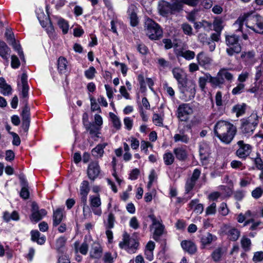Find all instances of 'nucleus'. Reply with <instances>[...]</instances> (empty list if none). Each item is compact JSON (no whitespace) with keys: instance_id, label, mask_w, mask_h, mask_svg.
<instances>
[{"instance_id":"f257e3e1","label":"nucleus","mask_w":263,"mask_h":263,"mask_svg":"<svg viewBox=\"0 0 263 263\" xmlns=\"http://www.w3.org/2000/svg\"><path fill=\"white\" fill-rule=\"evenodd\" d=\"M245 22L246 26L255 32L263 34V18L260 15L253 13L240 15L233 25L236 31H242Z\"/></svg>"},{"instance_id":"f03ea898","label":"nucleus","mask_w":263,"mask_h":263,"mask_svg":"<svg viewBox=\"0 0 263 263\" xmlns=\"http://www.w3.org/2000/svg\"><path fill=\"white\" fill-rule=\"evenodd\" d=\"M21 83L22 90L21 92L22 97L24 100L23 103L24 107L21 114L22 117V128L25 132H27L29 127L30 119V108L28 105V101L26 98L28 96L29 87L27 82V76L26 73H23L21 76Z\"/></svg>"},{"instance_id":"7ed1b4c3","label":"nucleus","mask_w":263,"mask_h":263,"mask_svg":"<svg viewBox=\"0 0 263 263\" xmlns=\"http://www.w3.org/2000/svg\"><path fill=\"white\" fill-rule=\"evenodd\" d=\"M240 129L243 134L250 136L258 124V116L256 112H253L247 119L241 120Z\"/></svg>"},{"instance_id":"20e7f679","label":"nucleus","mask_w":263,"mask_h":263,"mask_svg":"<svg viewBox=\"0 0 263 263\" xmlns=\"http://www.w3.org/2000/svg\"><path fill=\"white\" fill-rule=\"evenodd\" d=\"M213 82V87L222 88L226 81L231 83L234 78V76L228 69L221 68L218 72L216 77L210 78Z\"/></svg>"},{"instance_id":"39448f33","label":"nucleus","mask_w":263,"mask_h":263,"mask_svg":"<svg viewBox=\"0 0 263 263\" xmlns=\"http://www.w3.org/2000/svg\"><path fill=\"white\" fill-rule=\"evenodd\" d=\"M146 34L151 40H158L162 36L163 31L160 26L153 21L148 18L145 23Z\"/></svg>"},{"instance_id":"423d86ee","label":"nucleus","mask_w":263,"mask_h":263,"mask_svg":"<svg viewBox=\"0 0 263 263\" xmlns=\"http://www.w3.org/2000/svg\"><path fill=\"white\" fill-rule=\"evenodd\" d=\"M226 43L228 47L226 52L229 56L240 53L241 46L239 43V37L235 34L226 36Z\"/></svg>"},{"instance_id":"0eeeda50","label":"nucleus","mask_w":263,"mask_h":263,"mask_svg":"<svg viewBox=\"0 0 263 263\" xmlns=\"http://www.w3.org/2000/svg\"><path fill=\"white\" fill-rule=\"evenodd\" d=\"M148 217L152 220V224L150 226L151 230H154L153 233V239L159 241L160 237L164 234L166 233L165 230V226L162 223V220H158L154 214L148 215Z\"/></svg>"},{"instance_id":"6e6552de","label":"nucleus","mask_w":263,"mask_h":263,"mask_svg":"<svg viewBox=\"0 0 263 263\" xmlns=\"http://www.w3.org/2000/svg\"><path fill=\"white\" fill-rule=\"evenodd\" d=\"M196 84L193 81L188 80L178 85L180 92L182 94L183 99L189 101L194 98L196 93Z\"/></svg>"},{"instance_id":"1a4fd4ad","label":"nucleus","mask_w":263,"mask_h":263,"mask_svg":"<svg viewBox=\"0 0 263 263\" xmlns=\"http://www.w3.org/2000/svg\"><path fill=\"white\" fill-rule=\"evenodd\" d=\"M123 241L119 243L121 249L125 248L128 252L133 253L138 247V243L134 238H130L129 235L125 232L123 236Z\"/></svg>"},{"instance_id":"9d476101","label":"nucleus","mask_w":263,"mask_h":263,"mask_svg":"<svg viewBox=\"0 0 263 263\" xmlns=\"http://www.w3.org/2000/svg\"><path fill=\"white\" fill-rule=\"evenodd\" d=\"M89 191L90 189L88 181L84 180L81 184L80 192L81 195V201L83 205V211L84 213V216L85 217L86 216V214L85 213V209L87 208L89 210V206L87 205V197Z\"/></svg>"},{"instance_id":"9b49d317","label":"nucleus","mask_w":263,"mask_h":263,"mask_svg":"<svg viewBox=\"0 0 263 263\" xmlns=\"http://www.w3.org/2000/svg\"><path fill=\"white\" fill-rule=\"evenodd\" d=\"M193 112V108L188 104H182L177 109V117L181 121H186L189 119V115Z\"/></svg>"},{"instance_id":"f8f14e48","label":"nucleus","mask_w":263,"mask_h":263,"mask_svg":"<svg viewBox=\"0 0 263 263\" xmlns=\"http://www.w3.org/2000/svg\"><path fill=\"white\" fill-rule=\"evenodd\" d=\"M31 212L32 213L30 217V219L32 221L35 222L41 220L47 213L45 209L39 210L38 205L35 202L32 203Z\"/></svg>"},{"instance_id":"ddd939ff","label":"nucleus","mask_w":263,"mask_h":263,"mask_svg":"<svg viewBox=\"0 0 263 263\" xmlns=\"http://www.w3.org/2000/svg\"><path fill=\"white\" fill-rule=\"evenodd\" d=\"M231 124V123L224 120L218 121L214 126V133L215 135L220 139L221 136L224 135L226 130L229 129Z\"/></svg>"},{"instance_id":"4468645a","label":"nucleus","mask_w":263,"mask_h":263,"mask_svg":"<svg viewBox=\"0 0 263 263\" xmlns=\"http://www.w3.org/2000/svg\"><path fill=\"white\" fill-rule=\"evenodd\" d=\"M239 148L236 151V155L240 158L246 159L251 153L252 146L248 144H245L242 140L237 142Z\"/></svg>"},{"instance_id":"2eb2a0df","label":"nucleus","mask_w":263,"mask_h":263,"mask_svg":"<svg viewBox=\"0 0 263 263\" xmlns=\"http://www.w3.org/2000/svg\"><path fill=\"white\" fill-rule=\"evenodd\" d=\"M223 232L227 236L229 240L236 241L240 235V232L236 228L229 225H225L223 228Z\"/></svg>"},{"instance_id":"dca6fc26","label":"nucleus","mask_w":263,"mask_h":263,"mask_svg":"<svg viewBox=\"0 0 263 263\" xmlns=\"http://www.w3.org/2000/svg\"><path fill=\"white\" fill-rule=\"evenodd\" d=\"M90 206L93 213L98 216L102 214V210L100 208L101 201L99 195L97 196L92 195L89 197Z\"/></svg>"},{"instance_id":"f3484780","label":"nucleus","mask_w":263,"mask_h":263,"mask_svg":"<svg viewBox=\"0 0 263 263\" xmlns=\"http://www.w3.org/2000/svg\"><path fill=\"white\" fill-rule=\"evenodd\" d=\"M100 173V168L98 162H91L87 168V175L88 178L92 181H94Z\"/></svg>"},{"instance_id":"a211bd4d","label":"nucleus","mask_w":263,"mask_h":263,"mask_svg":"<svg viewBox=\"0 0 263 263\" xmlns=\"http://www.w3.org/2000/svg\"><path fill=\"white\" fill-rule=\"evenodd\" d=\"M237 132V128L233 124H231L229 129L226 130L224 134L220 139V140L226 144H229L233 139Z\"/></svg>"},{"instance_id":"6ab92c4d","label":"nucleus","mask_w":263,"mask_h":263,"mask_svg":"<svg viewBox=\"0 0 263 263\" xmlns=\"http://www.w3.org/2000/svg\"><path fill=\"white\" fill-rule=\"evenodd\" d=\"M172 73L178 85L187 80V74L182 69L175 67L173 69Z\"/></svg>"},{"instance_id":"aec40b11","label":"nucleus","mask_w":263,"mask_h":263,"mask_svg":"<svg viewBox=\"0 0 263 263\" xmlns=\"http://www.w3.org/2000/svg\"><path fill=\"white\" fill-rule=\"evenodd\" d=\"M19 179L20 180L21 185L22 186L20 194V196L24 199H27L29 197L28 182L26 180L23 174H20L19 175Z\"/></svg>"},{"instance_id":"412c9836","label":"nucleus","mask_w":263,"mask_h":263,"mask_svg":"<svg viewBox=\"0 0 263 263\" xmlns=\"http://www.w3.org/2000/svg\"><path fill=\"white\" fill-rule=\"evenodd\" d=\"M158 9L160 14L163 16H167L169 14H171V4L166 1L159 2Z\"/></svg>"},{"instance_id":"4be33fe9","label":"nucleus","mask_w":263,"mask_h":263,"mask_svg":"<svg viewBox=\"0 0 263 263\" xmlns=\"http://www.w3.org/2000/svg\"><path fill=\"white\" fill-rule=\"evenodd\" d=\"M173 153L176 159L181 161H185L188 156L186 149L182 146L174 148Z\"/></svg>"},{"instance_id":"5701e85b","label":"nucleus","mask_w":263,"mask_h":263,"mask_svg":"<svg viewBox=\"0 0 263 263\" xmlns=\"http://www.w3.org/2000/svg\"><path fill=\"white\" fill-rule=\"evenodd\" d=\"M181 245L184 250L191 254H194L197 251L195 244L190 240H183Z\"/></svg>"},{"instance_id":"b1692460","label":"nucleus","mask_w":263,"mask_h":263,"mask_svg":"<svg viewBox=\"0 0 263 263\" xmlns=\"http://www.w3.org/2000/svg\"><path fill=\"white\" fill-rule=\"evenodd\" d=\"M84 126L86 130L89 132L92 138L94 137L99 138L100 128L95 123H89L88 124H84Z\"/></svg>"},{"instance_id":"393cba45","label":"nucleus","mask_w":263,"mask_h":263,"mask_svg":"<svg viewBox=\"0 0 263 263\" xmlns=\"http://www.w3.org/2000/svg\"><path fill=\"white\" fill-rule=\"evenodd\" d=\"M197 60L199 64L201 66L209 65L212 62V59L203 52H200L197 54Z\"/></svg>"},{"instance_id":"a878e982","label":"nucleus","mask_w":263,"mask_h":263,"mask_svg":"<svg viewBox=\"0 0 263 263\" xmlns=\"http://www.w3.org/2000/svg\"><path fill=\"white\" fill-rule=\"evenodd\" d=\"M199 154L202 161L206 160L209 158L210 155L209 146L206 144L201 145L199 148Z\"/></svg>"},{"instance_id":"bb28decb","label":"nucleus","mask_w":263,"mask_h":263,"mask_svg":"<svg viewBox=\"0 0 263 263\" xmlns=\"http://www.w3.org/2000/svg\"><path fill=\"white\" fill-rule=\"evenodd\" d=\"M200 242L203 246V248L205 246L209 245L212 243L213 240V235L209 232H206L200 235Z\"/></svg>"},{"instance_id":"cd10ccee","label":"nucleus","mask_w":263,"mask_h":263,"mask_svg":"<svg viewBox=\"0 0 263 263\" xmlns=\"http://www.w3.org/2000/svg\"><path fill=\"white\" fill-rule=\"evenodd\" d=\"M63 216V209L59 208L53 212V226H57L59 225L62 220Z\"/></svg>"},{"instance_id":"c85d7f7f","label":"nucleus","mask_w":263,"mask_h":263,"mask_svg":"<svg viewBox=\"0 0 263 263\" xmlns=\"http://www.w3.org/2000/svg\"><path fill=\"white\" fill-rule=\"evenodd\" d=\"M31 240L36 242L39 245H43L45 243L46 238L44 236H40V233L37 230L31 231Z\"/></svg>"},{"instance_id":"c756f323","label":"nucleus","mask_w":263,"mask_h":263,"mask_svg":"<svg viewBox=\"0 0 263 263\" xmlns=\"http://www.w3.org/2000/svg\"><path fill=\"white\" fill-rule=\"evenodd\" d=\"M210 78H213V77L210 73H206L204 74V77L199 78V86L202 90H204L208 81L213 86V82Z\"/></svg>"},{"instance_id":"7c9ffc66","label":"nucleus","mask_w":263,"mask_h":263,"mask_svg":"<svg viewBox=\"0 0 263 263\" xmlns=\"http://www.w3.org/2000/svg\"><path fill=\"white\" fill-rule=\"evenodd\" d=\"M172 4H171V14H174L176 13L180 12L183 9V2L179 0L173 1Z\"/></svg>"},{"instance_id":"2f4dec72","label":"nucleus","mask_w":263,"mask_h":263,"mask_svg":"<svg viewBox=\"0 0 263 263\" xmlns=\"http://www.w3.org/2000/svg\"><path fill=\"white\" fill-rule=\"evenodd\" d=\"M102 253V249L99 244H94L90 251V256L91 258H99Z\"/></svg>"},{"instance_id":"473e14b6","label":"nucleus","mask_w":263,"mask_h":263,"mask_svg":"<svg viewBox=\"0 0 263 263\" xmlns=\"http://www.w3.org/2000/svg\"><path fill=\"white\" fill-rule=\"evenodd\" d=\"M10 51V49L7 44L4 41L0 40V56L4 59L7 60Z\"/></svg>"},{"instance_id":"72a5a7b5","label":"nucleus","mask_w":263,"mask_h":263,"mask_svg":"<svg viewBox=\"0 0 263 263\" xmlns=\"http://www.w3.org/2000/svg\"><path fill=\"white\" fill-rule=\"evenodd\" d=\"M67 68V61L62 57L59 58L58 61V68L60 73H65Z\"/></svg>"},{"instance_id":"f704fd0d","label":"nucleus","mask_w":263,"mask_h":263,"mask_svg":"<svg viewBox=\"0 0 263 263\" xmlns=\"http://www.w3.org/2000/svg\"><path fill=\"white\" fill-rule=\"evenodd\" d=\"M246 104L245 103L237 104L233 106L232 111L236 113V116L238 117L245 114L246 109Z\"/></svg>"},{"instance_id":"c9c22d12","label":"nucleus","mask_w":263,"mask_h":263,"mask_svg":"<svg viewBox=\"0 0 263 263\" xmlns=\"http://www.w3.org/2000/svg\"><path fill=\"white\" fill-rule=\"evenodd\" d=\"M241 247L245 251H248L251 249V241L249 238L243 236L240 240Z\"/></svg>"},{"instance_id":"e433bc0d","label":"nucleus","mask_w":263,"mask_h":263,"mask_svg":"<svg viewBox=\"0 0 263 263\" xmlns=\"http://www.w3.org/2000/svg\"><path fill=\"white\" fill-rule=\"evenodd\" d=\"M163 158L164 163L166 165H170L172 164L175 160V157L173 154L171 152L165 153L163 155Z\"/></svg>"},{"instance_id":"4c0bfd02","label":"nucleus","mask_w":263,"mask_h":263,"mask_svg":"<svg viewBox=\"0 0 263 263\" xmlns=\"http://www.w3.org/2000/svg\"><path fill=\"white\" fill-rule=\"evenodd\" d=\"M107 145V143L99 144L92 149V153L93 155H99L102 156L104 153V148Z\"/></svg>"},{"instance_id":"58836bf2","label":"nucleus","mask_w":263,"mask_h":263,"mask_svg":"<svg viewBox=\"0 0 263 263\" xmlns=\"http://www.w3.org/2000/svg\"><path fill=\"white\" fill-rule=\"evenodd\" d=\"M222 254L223 252L222 248H218L212 252L211 256L212 259L215 261H218L221 259Z\"/></svg>"},{"instance_id":"ea45409f","label":"nucleus","mask_w":263,"mask_h":263,"mask_svg":"<svg viewBox=\"0 0 263 263\" xmlns=\"http://www.w3.org/2000/svg\"><path fill=\"white\" fill-rule=\"evenodd\" d=\"M9 44H11V45L12 46L13 48L15 50L17 51L18 55L20 56L21 59L23 61H24V60H25L24 55L23 52L22 50L21 45L20 44H17L16 43L15 40H14V42L12 41V42H10Z\"/></svg>"},{"instance_id":"a19ab883","label":"nucleus","mask_w":263,"mask_h":263,"mask_svg":"<svg viewBox=\"0 0 263 263\" xmlns=\"http://www.w3.org/2000/svg\"><path fill=\"white\" fill-rule=\"evenodd\" d=\"M58 25L62 29L63 33L65 34L68 32L69 25L68 22L63 18H60L58 21Z\"/></svg>"},{"instance_id":"79ce46f5","label":"nucleus","mask_w":263,"mask_h":263,"mask_svg":"<svg viewBox=\"0 0 263 263\" xmlns=\"http://www.w3.org/2000/svg\"><path fill=\"white\" fill-rule=\"evenodd\" d=\"M175 142L181 141L182 142L187 143L189 141V137L185 134H175L174 136Z\"/></svg>"},{"instance_id":"37998d69","label":"nucleus","mask_w":263,"mask_h":263,"mask_svg":"<svg viewBox=\"0 0 263 263\" xmlns=\"http://www.w3.org/2000/svg\"><path fill=\"white\" fill-rule=\"evenodd\" d=\"M109 116L111 119L114 126L117 129L121 127V122L118 117L112 112L109 113Z\"/></svg>"},{"instance_id":"c03bdc74","label":"nucleus","mask_w":263,"mask_h":263,"mask_svg":"<svg viewBox=\"0 0 263 263\" xmlns=\"http://www.w3.org/2000/svg\"><path fill=\"white\" fill-rule=\"evenodd\" d=\"M115 221V216L112 213L109 214L107 222L105 223V227L107 229H110L114 227Z\"/></svg>"},{"instance_id":"a18cd8bd","label":"nucleus","mask_w":263,"mask_h":263,"mask_svg":"<svg viewBox=\"0 0 263 263\" xmlns=\"http://www.w3.org/2000/svg\"><path fill=\"white\" fill-rule=\"evenodd\" d=\"M180 55L185 58L186 60H190L195 58V52L191 50H185L184 51H181Z\"/></svg>"},{"instance_id":"49530a36","label":"nucleus","mask_w":263,"mask_h":263,"mask_svg":"<svg viewBox=\"0 0 263 263\" xmlns=\"http://www.w3.org/2000/svg\"><path fill=\"white\" fill-rule=\"evenodd\" d=\"M222 21L221 19H215L213 22V27L214 30L216 32H221V30L223 29V27L222 26Z\"/></svg>"},{"instance_id":"de8ad7c7","label":"nucleus","mask_w":263,"mask_h":263,"mask_svg":"<svg viewBox=\"0 0 263 263\" xmlns=\"http://www.w3.org/2000/svg\"><path fill=\"white\" fill-rule=\"evenodd\" d=\"M196 184V182L189 179L187 180L186 183H185V193L188 194L191 191L193 190L194 188L195 185Z\"/></svg>"},{"instance_id":"09e8293b","label":"nucleus","mask_w":263,"mask_h":263,"mask_svg":"<svg viewBox=\"0 0 263 263\" xmlns=\"http://www.w3.org/2000/svg\"><path fill=\"white\" fill-rule=\"evenodd\" d=\"M96 73V69L94 67L91 66L85 71V76L87 79H92L94 78Z\"/></svg>"},{"instance_id":"8fccbe9b","label":"nucleus","mask_w":263,"mask_h":263,"mask_svg":"<svg viewBox=\"0 0 263 263\" xmlns=\"http://www.w3.org/2000/svg\"><path fill=\"white\" fill-rule=\"evenodd\" d=\"M181 28L184 34L188 35H192V28L190 24L184 23L181 25Z\"/></svg>"},{"instance_id":"3c124183","label":"nucleus","mask_w":263,"mask_h":263,"mask_svg":"<svg viewBox=\"0 0 263 263\" xmlns=\"http://www.w3.org/2000/svg\"><path fill=\"white\" fill-rule=\"evenodd\" d=\"M245 89V84L241 83H239L236 87H234L232 93L234 95L241 93Z\"/></svg>"},{"instance_id":"603ef678","label":"nucleus","mask_w":263,"mask_h":263,"mask_svg":"<svg viewBox=\"0 0 263 263\" xmlns=\"http://www.w3.org/2000/svg\"><path fill=\"white\" fill-rule=\"evenodd\" d=\"M216 212V204L215 203H212L210 205L206 208L205 213L206 215H213Z\"/></svg>"},{"instance_id":"864d4df0","label":"nucleus","mask_w":263,"mask_h":263,"mask_svg":"<svg viewBox=\"0 0 263 263\" xmlns=\"http://www.w3.org/2000/svg\"><path fill=\"white\" fill-rule=\"evenodd\" d=\"M263 194V190L260 187H256L252 192V196L255 199H258Z\"/></svg>"},{"instance_id":"5fc2aeb1","label":"nucleus","mask_w":263,"mask_h":263,"mask_svg":"<svg viewBox=\"0 0 263 263\" xmlns=\"http://www.w3.org/2000/svg\"><path fill=\"white\" fill-rule=\"evenodd\" d=\"M130 21V25L132 26H136L138 24V20L137 14L133 11L130 14L129 16Z\"/></svg>"},{"instance_id":"6e6d98bb","label":"nucleus","mask_w":263,"mask_h":263,"mask_svg":"<svg viewBox=\"0 0 263 263\" xmlns=\"http://www.w3.org/2000/svg\"><path fill=\"white\" fill-rule=\"evenodd\" d=\"M66 239L64 237L59 238L56 241V248L57 250H60L61 248L65 246Z\"/></svg>"},{"instance_id":"4d7b16f0","label":"nucleus","mask_w":263,"mask_h":263,"mask_svg":"<svg viewBox=\"0 0 263 263\" xmlns=\"http://www.w3.org/2000/svg\"><path fill=\"white\" fill-rule=\"evenodd\" d=\"M11 65L13 68H17L20 66V60L16 55L11 56Z\"/></svg>"},{"instance_id":"13d9d810","label":"nucleus","mask_w":263,"mask_h":263,"mask_svg":"<svg viewBox=\"0 0 263 263\" xmlns=\"http://www.w3.org/2000/svg\"><path fill=\"white\" fill-rule=\"evenodd\" d=\"M253 260L255 262H259L263 260V252L258 251L254 254Z\"/></svg>"},{"instance_id":"bf43d9fd","label":"nucleus","mask_w":263,"mask_h":263,"mask_svg":"<svg viewBox=\"0 0 263 263\" xmlns=\"http://www.w3.org/2000/svg\"><path fill=\"white\" fill-rule=\"evenodd\" d=\"M153 121L156 125L161 126L162 125V119L157 114H155L153 116Z\"/></svg>"},{"instance_id":"052dcab7","label":"nucleus","mask_w":263,"mask_h":263,"mask_svg":"<svg viewBox=\"0 0 263 263\" xmlns=\"http://www.w3.org/2000/svg\"><path fill=\"white\" fill-rule=\"evenodd\" d=\"M198 40L202 44H205L210 40V39L208 37L206 34L201 33L198 35Z\"/></svg>"},{"instance_id":"680f3d73","label":"nucleus","mask_w":263,"mask_h":263,"mask_svg":"<svg viewBox=\"0 0 263 263\" xmlns=\"http://www.w3.org/2000/svg\"><path fill=\"white\" fill-rule=\"evenodd\" d=\"M129 226L134 229H137L139 227V223L136 217H133L130 219Z\"/></svg>"},{"instance_id":"e2e57ef3","label":"nucleus","mask_w":263,"mask_h":263,"mask_svg":"<svg viewBox=\"0 0 263 263\" xmlns=\"http://www.w3.org/2000/svg\"><path fill=\"white\" fill-rule=\"evenodd\" d=\"M219 212L223 216H226L228 214L229 210L226 203L222 202L219 208Z\"/></svg>"},{"instance_id":"0e129e2a","label":"nucleus","mask_w":263,"mask_h":263,"mask_svg":"<svg viewBox=\"0 0 263 263\" xmlns=\"http://www.w3.org/2000/svg\"><path fill=\"white\" fill-rule=\"evenodd\" d=\"M91 101V109L92 111H94L96 110H98L99 112H101V110L99 106L98 105V104L96 102V100L91 98L90 99Z\"/></svg>"},{"instance_id":"69168bd1","label":"nucleus","mask_w":263,"mask_h":263,"mask_svg":"<svg viewBox=\"0 0 263 263\" xmlns=\"http://www.w3.org/2000/svg\"><path fill=\"white\" fill-rule=\"evenodd\" d=\"M140 174V171L138 168H135L129 174V178L131 180H136L139 175Z\"/></svg>"},{"instance_id":"338daca9","label":"nucleus","mask_w":263,"mask_h":263,"mask_svg":"<svg viewBox=\"0 0 263 263\" xmlns=\"http://www.w3.org/2000/svg\"><path fill=\"white\" fill-rule=\"evenodd\" d=\"M1 89H2L1 92L5 96L10 94L12 90L11 86L7 84H6L5 86L1 88Z\"/></svg>"},{"instance_id":"774afa93","label":"nucleus","mask_w":263,"mask_h":263,"mask_svg":"<svg viewBox=\"0 0 263 263\" xmlns=\"http://www.w3.org/2000/svg\"><path fill=\"white\" fill-rule=\"evenodd\" d=\"M15 157V154L12 150H7L6 152V158L5 159L7 161H12Z\"/></svg>"}]
</instances>
